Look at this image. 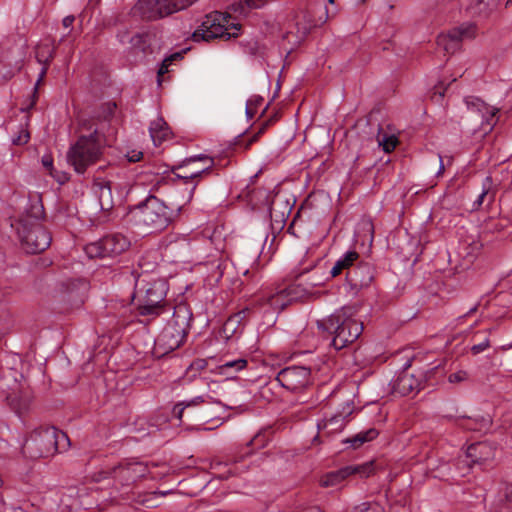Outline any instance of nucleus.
I'll list each match as a JSON object with an SVG mask.
<instances>
[{
    "mask_svg": "<svg viewBox=\"0 0 512 512\" xmlns=\"http://www.w3.org/2000/svg\"><path fill=\"white\" fill-rule=\"evenodd\" d=\"M181 209V206L177 210L171 209L156 196L149 195L144 201L130 208L128 219L146 233H157L172 224Z\"/></svg>",
    "mask_w": 512,
    "mask_h": 512,
    "instance_id": "nucleus-1",
    "label": "nucleus"
},
{
    "mask_svg": "<svg viewBox=\"0 0 512 512\" xmlns=\"http://www.w3.org/2000/svg\"><path fill=\"white\" fill-rule=\"evenodd\" d=\"M317 327L332 335L331 345L341 350L353 344L363 332V323L352 316L350 307H342L333 314L317 320Z\"/></svg>",
    "mask_w": 512,
    "mask_h": 512,
    "instance_id": "nucleus-2",
    "label": "nucleus"
},
{
    "mask_svg": "<svg viewBox=\"0 0 512 512\" xmlns=\"http://www.w3.org/2000/svg\"><path fill=\"white\" fill-rule=\"evenodd\" d=\"M70 445L67 434L51 426L31 432L22 445V453L26 458L35 460L64 452Z\"/></svg>",
    "mask_w": 512,
    "mask_h": 512,
    "instance_id": "nucleus-3",
    "label": "nucleus"
},
{
    "mask_svg": "<svg viewBox=\"0 0 512 512\" xmlns=\"http://www.w3.org/2000/svg\"><path fill=\"white\" fill-rule=\"evenodd\" d=\"M33 215L22 216L12 227H15L21 248L27 254H37L45 251L51 244L50 232L40 223L43 206L32 207Z\"/></svg>",
    "mask_w": 512,
    "mask_h": 512,
    "instance_id": "nucleus-4",
    "label": "nucleus"
},
{
    "mask_svg": "<svg viewBox=\"0 0 512 512\" xmlns=\"http://www.w3.org/2000/svg\"><path fill=\"white\" fill-rule=\"evenodd\" d=\"M191 320L192 313L186 305L180 304L174 308L171 319L155 340L154 353L157 357L169 354L183 344L189 332Z\"/></svg>",
    "mask_w": 512,
    "mask_h": 512,
    "instance_id": "nucleus-5",
    "label": "nucleus"
},
{
    "mask_svg": "<svg viewBox=\"0 0 512 512\" xmlns=\"http://www.w3.org/2000/svg\"><path fill=\"white\" fill-rule=\"evenodd\" d=\"M103 147L99 140V132L94 129L89 135L80 136L67 151V161L78 174L96 164L102 157Z\"/></svg>",
    "mask_w": 512,
    "mask_h": 512,
    "instance_id": "nucleus-6",
    "label": "nucleus"
},
{
    "mask_svg": "<svg viewBox=\"0 0 512 512\" xmlns=\"http://www.w3.org/2000/svg\"><path fill=\"white\" fill-rule=\"evenodd\" d=\"M231 19L232 16L228 13L214 11L207 14L200 27L192 34L193 40L208 42L216 38L229 40L238 37L240 24L232 22Z\"/></svg>",
    "mask_w": 512,
    "mask_h": 512,
    "instance_id": "nucleus-7",
    "label": "nucleus"
},
{
    "mask_svg": "<svg viewBox=\"0 0 512 512\" xmlns=\"http://www.w3.org/2000/svg\"><path fill=\"white\" fill-rule=\"evenodd\" d=\"M134 296L138 299V315L148 317V321L153 320L164 310L165 284L155 281L139 288V283H136Z\"/></svg>",
    "mask_w": 512,
    "mask_h": 512,
    "instance_id": "nucleus-8",
    "label": "nucleus"
},
{
    "mask_svg": "<svg viewBox=\"0 0 512 512\" xmlns=\"http://www.w3.org/2000/svg\"><path fill=\"white\" fill-rule=\"evenodd\" d=\"M213 160L205 155L192 156L184 159L180 164L173 166L171 171L177 179L183 180L188 185V196L186 202L189 203L194 195L198 185V179L203 174L210 171Z\"/></svg>",
    "mask_w": 512,
    "mask_h": 512,
    "instance_id": "nucleus-9",
    "label": "nucleus"
},
{
    "mask_svg": "<svg viewBox=\"0 0 512 512\" xmlns=\"http://www.w3.org/2000/svg\"><path fill=\"white\" fill-rule=\"evenodd\" d=\"M197 0H138L132 8L134 16L156 20L192 5Z\"/></svg>",
    "mask_w": 512,
    "mask_h": 512,
    "instance_id": "nucleus-10",
    "label": "nucleus"
},
{
    "mask_svg": "<svg viewBox=\"0 0 512 512\" xmlns=\"http://www.w3.org/2000/svg\"><path fill=\"white\" fill-rule=\"evenodd\" d=\"M130 245L131 242L126 236L114 233L87 244L84 250L89 258L115 257L125 252Z\"/></svg>",
    "mask_w": 512,
    "mask_h": 512,
    "instance_id": "nucleus-11",
    "label": "nucleus"
},
{
    "mask_svg": "<svg viewBox=\"0 0 512 512\" xmlns=\"http://www.w3.org/2000/svg\"><path fill=\"white\" fill-rule=\"evenodd\" d=\"M477 32L475 23H463L450 29L446 34H440L437 37V44L447 53L453 54L460 49L462 41L474 39Z\"/></svg>",
    "mask_w": 512,
    "mask_h": 512,
    "instance_id": "nucleus-12",
    "label": "nucleus"
},
{
    "mask_svg": "<svg viewBox=\"0 0 512 512\" xmlns=\"http://www.w3.org/2000/svg\"><path fill=\"white\" fill-rule=\"evenodd\" d=\"M276 380L285 389L299 392L311 384V370L305 366H289L278 372Z\"/></svg>",
    "mask_w": 512,
    "mask_h": 512,
    "instance_id": "nucleus-13",
    "label": "nucleus"
},
{
    "mask_svg": "<svg viewBox=\"0 0 512 512\" xmlns=\"http://www.w3.org/2000/svg\"><path fill=\"white\" fill-rule=\"evenodd\" d=\"M289 301L282 290L272 294H263L254 299L250 306L239 311L235 317L240 320L245 319L251 313H255L256 309L264 308V313L273 311H281L289 305Z\"/></svg>",
    "mask_w": 512,
    "mask_h": 512,
    "instance_id": "nucleus-14",
    "label": "nucleus"
},
{
    "mask_svg": "<svg viewBox=\"0 0 512 512\" xmlns=\"http://www.w3.org/2000/svg\"><path fill=\"white\" fill-rule=\"evenodd\" d=\"M372 471L373 468L371 463H365L362 465H348L336 471H331L325 474L321 478L320 484L323 487H334L352 475H359L361 478L369 477Z\"/></svg>",
    "mask_w": 512,
    "mask_h": 512,
    "instance_id": "nucleus-15",
    "label": "nucleus"
},
{
    "mask_svg": "<svg viewBox=\"0 0 512 512\" xmlns=\"http://www.w3.org/2000/svg\"><path fill=\"white\" fill-rule=\"evenodd\" d=\"M375 269L368 262H360L348 269L346 272V281L350 289L355 293L361 289L370 286L374 280Z\"/></svg>",
    "mask_w": 512,
    "mask_h": 512,
    "instance_id": "nucleus-16",
    "label": "nucleus"
},
{
    "mask_svg": "<svg viewBox=\"0 0 512 512\" xmlns=\"http://www.w3.org/2000/svg\"><path fill=\"white\" fill-rule=\"evenodd\" d=\"M466 104L469 114L468 117H471L473 114H479L481 116V133L485 135L490 132L497 122L496 114L498 109L488 107L483 101L477 98L472 101L466 99Z\"/></svg>",
    "mask_w": 512,
    "mask_h": 512,
    "instance_id": "nucleus-17",
    "label": "nucleus"
},
{
    "mask_svg": "<svg viewBox=\"0 0 512 512\" xmlns=\"http://www.w3.org/2000/svg\"><path fill=\"white\" fill-rule=\"evenodd\" d=\"M113 479L119 481L122 485H129L137 479L145 476L146 467L139 462L126 463L113 466L112 470Z\"/></svg>",
    "mask_w": 512,
    "mask_h": 512,
    "instance_id": "nucleus-18",
    "label": "nucleus"
},
{
    "mask_svg": "<svg viewBox=\"0 0 512 512\" xmlns=\"http://www.w3.org/2000/svg\"><path fill=\"white\" fill-rule=\"evenodd\" d=\"M353 406L351 403H346L342 411L330 416L329 418H325L321 420L317 427L320 431H323L327 435H332L338 432H341L347 422V418L352 414Z\"/></svg>",
    "mask_w": 512,
    "mask_h": 512,
    "instance_id": "nucleus-19",
    "label": "nucleus"
},
{
    "mask_svg": "<svg viewBox=\"0 0 512 512\" xmlns=\"http://www.w3.org/2000/svg\"><path fill=\"white\" fill-rule=\"evenodd\" d=\"M59 289L64 296H67L69 301L81 304L83 303L81 296L87 289V282L82 279H68L59 284Z\"/></svg>",
    "mask_w": 512,
    "mask_h": 512,
    "instance_id": "nucleus-20",
    "label": "nucleus"
},
{
    "mask_svg": "<svg viewBox=\"0 0 512 512\" xmlns=\"http://www.w3.org/2000/svg\"><path fill=\"white\" fill-rule=\"evenodd\" d=\"M327 2L334 3L333 0H312L308 7L309 29L321 26L328 19Z\"/></svg>",
    "mask_w": 512,
    "mask_h": 512,
    "instance_id": "nucleus-21",
    "label": "nucleus"
},
{
    "mask_svg": "<svg viewBox=\"0 0 512 512\" xmlns=\"http://www.w3.org/2000/svg\"><path fill=\"white\" fill-rule=\"evenodd\" d=\"M471 464H482L494 457V449L487 442L473 443L466 451Z\"/></svg>",
    "mask_w": 512,
    "mask_h": 512,
    "instance_id": "nucleus-22",
    "label": "nucleus"
},
{
    "mask_svg": "<svg viewBox=\"0 0 512 512\" xmlns=\"http://www.w3.org/2000/svg\"><path fill=\"white\" fill-rule=\"evenodd\" d=\"M297 278L301 280L312 294L315 287L322 286L328 279L324 272L321 271L320 267L313 266L304 268L298 275Z\"/></svg>",
    "mask_w": 512,
    "mask_h": 512,
    "instance_id": "nucleus-23",
    "label": "nucleus"
},
{
    "mask_svg": "<svg viewBox=\"0 0 512 512\" xmlns=\"http://www.w3.org/2000/svg\"><path fill=\"white\" fill-rule=\"evenodd\" d=\"M466 11L472 17L486 18L497 6L494 0H465Z\"/></svg>",
    "mask_w": 512,
    "mask_h": 512,
    "instance_id": "nucleus-24",
    "label": "nucleus"
},
{
    "mask_svg": "<svg viewBox=\"0 0 512 512\" xmlns=\"http://www.w3.org/2000/svg\"><path fill=\"white\" fill-rule=\"evenodd\" d=\"M420 382L415 376L408 371H403L396 378L393 384V389L405 396L414 390H419Z\"/></svg>",
    "mask_w": 512,
    "mask_h": 512,
    "instance_id": "nucleus-25",
    "label": "nucleus"
},
{
    "mask_svg": "<svg viewBox=\"0 0 512 512\" xmlns=\"http://www.w3.org/2000/svg\"><path fill=\"white\" fill-rule=\"evenodd\" d=\"M149 132L155 146L161 145L171 134L170 128L162 117L151 122Z\"/></svg>",
    "mask_w": 512,
    "mask_h": 512,
    "instance_id": "nucleus-26",
    "label": "nucleus"
},
{
    "mask_svg": "<svg viewBox=\"0 0 512 512\" xmlns=\"http://www.w3.org/2000/svg\"><path fill=\"white\" fill-rule=\"evenodd\" d=\"M379 435V431L375 428H370L342 440L343 444H349L353 449L360 448L363 444L374 440Z\"/></svg>",
    "mask_w": 512,
    "mask_h": 512,
    "instance_id": "nucleus-27",
    "label": "nucleus"
},
{
    "mask_svg": "<svg viewBox=\"0 0 512 512\" xmlns=\"http://www.w3.org/2000/svg\"><path fill=\"white\" fill-rule=\"evenodd\" d=\"M95 193L98 195V201L101 210L109 211L113 208V197L110 182L96 184Z\"/></svg>",
    "mask_w": 512,
    "mask_h": 512,
    "instance_id": "nucleus-28",
    "label": "nucleus"
},
{
    "mask_svg": "<svg viewBox=\"0 0 512 512\" xmlns=\"http://www.w3.org/2000/svg\"><path fill=\"white\" fill-rule=\"evenodd\" d=\"M283 291L290 304L292 302L302 301L312 295L301 280H299L298 283L291 284L284 288Z\"/></svg>",
    "mask_w": 512,
    "mask_h": 512,
    "instance_id": "nucleus-29",
    "label": "nucleus"
},
{
    "mask_svg": "<svg viewBox=\"0 0 512 512\" xmlns=\"http://www.w3.org/2000/svg\"><path fill=\"white\" fill-rule=\"evenodd\" d=\"M247 363V360L244 358L226 361L217 367V371L218 374L230 379L233 378L237 372L243 370L247 366Z\"/></svg>",
    "mask_w": 512,
    "mask_h": 512,
    "instance_id": "nucleus-30",
    "label": "nucleus"
},
{
    "mask_svg": "<svg viewBox=\"0 0 512 512\" xmlns=\"http://www.w3.org/2000/svg\"><path fill=\"white\" fill-rule=\"evenodd\" d=\"M460 425L467 430L481 432L490 427L491 419L489 416L468 417L463 418Z\"/></svg>",
    "mask_w": 512,
    "mask_h": 512,
    "instance_id": "nucleus-31",
    "label": "nucleus"
},
{
    "mask_svg": "<svg viewBox=\"0 0 512 512\" xmlns=\"http://www.w3.org/2000/svg\"><path fill=\"white\" fill-rule=\"evenodd\" d=\"M55 47L48 44H39L36 47L35 55L36 59L40 64L49 65L51 60L54 58Z\"/></svg>",
    "mask_w": 512,
    "mask_h": 512,
    "instance_id": "nucleus-32",
    "label": "nucleus"
},
{
    "mask_svg": "<svg viewBox=\"0 0 512 512\" xmlns=\"http://www.w3.org/2000/svg\"><path fill=\"white\" fill-rule=\"evenodd\" d=\"M289 214V210H287V205L283 203L273 202L270 207V217L272 220L279 224H283L286 220V217Z\"/></svg>",
    "mask_w": 512,
    "mask_h": 512,
    "instance_id": "nucleus-33",
    "label": "nucleus"
},
{
    "mask_svg": "<svg viewBox=\"0 0 512 512\" xmlns=\"http://www.w3.org/2000/svg\"><path fill=\"white\" fill-rule=\"evenodd\" d=\"M271 440V432L269 429L259 431L248 443V446H252L254 449H261Z\"/></svg>",
    "mask_w": 512,
    "mask_h": 512,
    "instance_id": "nucleus-34",
    "label": "nucleus"
},
{
    "mask_svg": "<svg viewBox=\"0 0 512 512\" xmlns=\"http://www.w3.org/2000/svg\"><path fill=\"white\" fill-rule=\"evenodd\" d=\"M359 258V254L356 251H348L346 252L340 259H338L334 265L338 266V268L343 271L352 268L354 266V262Z\"/></svg>",
    "mask_w": 512,
    "mask_h": 512,
    "instance_id": "nucleus-35",
    "label": "nucleus"
},
{
    "mask_svg": "<svg viewBox=\"0 0 512 512\" xmlns=\"http://www.w3.org/2000/svg\"><path fill=\"white\" fill-rule=\"evenodd\" d=\"M377 140L379 146H381L386 153L392 152L398 144V139L395 135L378 134Z\"/></svg>",
    "mask_w": 512,
    "mask_h": 512,
    "instance_id": "nucleus-36",
    "label": "nucleus"
},
{
    "mask_svg": "<svg viewBox=\"0 0 512 512\" xmlns=\"http://www.w3.org/2000/svg\"><path fill=\"white\" fill-rule=\"evenodd\" d=\"M269 0H241L237 5H233L234 12H238L240 14H245V8L243 4L247 7V9H258L265 5Z\"/></svg>",
    "mask_w": 512,
    "mask_h": 512,
    "instance_id": "nucleus-37",
    "label": "nucleus"
},
{
    "mask_svg": "<svg viewBox=\"0 0 512 512\" xmlns=\"http://www.w3.org/2000/svg\"><path fill=\"white\" fill-rule=\"evenodd\" d=\"M492 185L491 177H486L483 182V190L478 198L473 203V208L478 209L483 204L484 199L489 195L490 187Z\"/></svg>",
    "mask_w": 512,
    "mask_h": 512,
    "instance_id": "nucleus-38",
    "label": "nucleus"
},
{
    "mask_svg": "<svg viewBox=\"0 0 512 512\" xmlns=\"http://www.w3.org/2000/svg\"><path fill=\"white\" fill-rule=\"evenodd\" d=\"M128 43L135 49L145 51L147 46L146 35L136 33L135 35L129 38Z\"/></svg>",
    "mask_w": 512,
    "mask_h": 512,
    "instance_id": "nucleus-39",
    "label": "nucleus"
},
{
    "mask_svg": "<svg viewBox=\"0 0 512 512\" xmlns=\"http://www.w3.org/2000/svg\"><path fill=\"white\" fill-rule=\"evenodd\" d=\"M7 400L9 401V404L12 407V409L15 410V412L19 415L28 409L29 403L27 400L18 401L16 400V397L12 395H8Z\"/></svg>",
    "mask_w": 512,
    "mask_h": 512,
    "instance_id": "nucleus-40",
    "label": "nucleus"
},
{
    "mask_svg": "<svg viewBox=\"0 0 512 512\" xmlns=\"http://www.w3.org/2000/svg\"><path fill=\"white\" fill-rule=\"evenodd\" d=\"M48 67H49V65L43 64V67H42V69H41V71L39 73V77H38V79H37V81L35 83V86H34V91H33V96H32L33 99H32V102H31V104L29 106V109L32 108L35 105V103H36V99L38 97V87H39L40 83L43 81V79H44V77H45V75H46V73L48 71Z\"/></svg>",
    "mask_w": 512,
    "mask_h": 512,
    "instance_id": "nucleus-41",
    "label": "nucleus"
},
{
    "mask_svg": "<svg viewBox=\"0 0 512 512\" xmlns=\"http://www.w3.org/2000/svg\"><path fill=\"white\" fill-rule=\"evenodd\" d=\"M30 139V134L28 130L24 127H20L17 136L12 138V143L14 145H24Z\"/></svg>",
    "mask_w": 512,
    "mask_h": 512,
    "instance_id": "nucleus-42",
    "label": "nucleus"
},
{
    "mask_svg": "<svg viewBox=\"0 0 512 512\" xmlns=\"http://www.w3.org/2000/svg\"><path fill=\"white\" fill-rule=\"evenodd\" d=\"M270 121H266L262 124L261 128L256 134L250 137L247 141L245 139L239 142V145H243L245 149H248L255 141L258 140L259 136L265 131Z\"/></svg>",
    "mask_w": 512,
    "mask_h": 512,
    "instance_id": "nucleus-43",
    "label": "nucleus"
},
{
    "mask_svg": "<svg viewBox=\"0 0 512 512\" xmlns=\"http://www.w3.org/2000/svg\"><path fill=\"white\" fill-rule=\"evenodd\" d=\"M206 366H207V361L205 359H196L195 361H193L190 364L188 371L189 372L202 371L206 368Z\"/></svg>",
    "mask_w": 512,
    "mask_h": 512,
    "instance_id": "nucleus-44",
    "label": "nucleus"
},
{
    "mask_svg": "<svg viewBox=\"0 0 512 512\" xmlns=\"http://www.w3.org/2000/svg\"><path fill=\"white\" fill-rule=\"evenodd\" d=\"M468 377L467 372L465 371H457L449 375L448 380L450 383H460L466 380Z\"/></svg>",
    "mask_w": 512,
    "mask_h": 512,
    "instance_id": "nucleus-45",
    "label": "nucleus"
},
{
    "mask_svg": "<svg viewBox=\"0 0 512 512\" xmlns=\"http://www.w3.org/2000/svg\"><path fill=\"white\" fill-rule=\"evenodd\" d=\"M111 470H112V467H107V468L95 473L93 476L94 481L99 482L104 479L113 478L112 473H110Z\"/></svg>",
    "mask_w": 512,
    "mask_h": 512,
    "instance_id": "nucleus-46",
    "label": "nucleus"
},
{
    "mask_svg": "<svg viewBox=\"0 0 512 512\" xmlns=\"http://www.w3.org/2000/svg\"><path fill=\"white\" fill-rule=\"evenodd\" d=\"M187 408L186 404L184 402L177 403L172 410L173 416L178 419L179 421H182L183 413L185 409Z\"/></svg>",
    "mask_w": 512,
    "mask_h": 512,
    "instance_id": "nucleus-47",
    "label": "nucleus"
},
{
    "mask_svg": "<svg viewBox=\"0 0 512 512\" xmlns=\"http://www.w3.org/2000/svg\"><path fill=\"white\" fill-rule=\"evenodd\" d=\"M490 346V342L488 338H485L482 342L478 344H474L471 348V351L474 354H479L483 351H485Z\"/></svg>",
    "mask_w": 512,
    "mask_h": 512,
    "instance_id": "nucleus-48",
    "label": "nucleus"
},
{
    "mask_svg": "<svg viewBox=\"0 0 512 512\" xmlns=\"http://www.w3.org/2000/svg\"><path fill=\"white\" fill-rule=\"evenodd\" d=\"M446 87L444 86V83L440 81L437 85L434 86V92L432 98L435 99L438 98L437 101L441 100L444 96Z\"/></svg>",
    "mask_w": 512,
    "mask_h": 512,
    "instance_id": "nucleus-49",
    "label": "nucleus"
},
{
    "mask_svg": "<svg viewBox=\"0 0 512 512\" xmlns=\"http://www.w3.org/2000/svg\"><path fill=\"white\" fill-rule=\"evenodd\" d=\"M263 102V98L261 96H252L248 101V106L253 107V109L257 110L258 106Z\"/></svg>",
    "mask_w": 512,
    "mask_h": 512,
    "instance_id": "nucleus-50",
    "label": "nucleus"
},
{
    "mask_svg": "<svg viewBox=\"0 0 512 512\" xmlns=\"http://www.w3.org/2000/svg\"><path fill=\"white\" fill-rule=\"evenodd\" d=\"M129 162H138L142 157L143 153L141 151H132L127 154Z\"/></svg>",
    "mask_w": 512,
    "mask_h": 512,
    "instance_id": "nucleus-51",
    "label": "nucleus"
},
{
    "mask_svg": "<svg viewBox=\"0 0 512 512\" xmlns=\"http://www.w3.org/2000/svg\"><path fill=\"white\" fill-rule=\"evenodd\" d=\"M203 402H204V398L202 396H197V397L193 398L192 400H190L188 402H184V403L186 404V406L188 408L191 406H197Z\"/></svg>",
    "mask_w": 512,
    "mask_h": 512,
    "instance_id": "nucleus-52",
    "label": "nucleus"
},
{
    "mask_svg": "<svg viewBox=\"0 0 512 512\" xmlns=\"http://www.w3.org/2000/svg\"><path fill=\"white\" fill-rule=\"evenodd\" d=\"M169 65L170 64L168 62H165V59L162 61L161 66L158 70V78H160L162 75L168 72ZM158 81L160 82V79H158Z\"/></svg>",
    "mask_w": 512,
    "mask_h": 512,
    "instance_id": "nucleus-53",
    "label": "nucleus"
},
{
    "mask_svg": "<svg viewBox=\"0 0 512 512\" xmlns=\"http://www.w3.org/2000/svg\"><path fill=\"white\" fill-rule=\"evenodd\" d=\"M74 21L75 17L73 15H68L63 19L62 24L65 28H69L72 26Z\"/></svg>",
    "mask_w": 512,
    "mask_h": 512,
    "instance_id": "nucleus-54",
    "label": "nucleus"
},
{
    "mask_svg": "<svg viewBox=\"0 0 512 512\" xmlns=\"http://www.w3.org/2000/svg\"><path fill=\"white\" fill-rule=\"evenodd\" d=\"M42 164L45 168L51 169L53 167V160H52L51 156H43Z\"/></svg>",
    "mask_w": 512,
    "mask_h": 512,
    "instance_id": "nucleus-55",
    "label": "nucleus"
},
{
    "mask_svg": "<svg viewBox=\"0 0 512 512\" xmlns=\"http://www.w3.org/2000/svg\"><path fill=\"white\" fill-rule=\"evenodd\" d=\"M119 41L122 44L128 43L129 38L131 37L127 31L121 32L117 35Z\"/></svg>",
    "mask_w": 512,
    "mask_h": 512,
    "instance_id": "nucleus-56",
    "label": "nucleus"
},
{
    "mask_svg": "<svg viewBox=\"0 0 512 512\" xmlns=\"http://www.w3.org/2000/svg\"><path fill=\"white\" fill-rule=\"evenodd\" d=\"M245 113H246L247 118L252 119L256 113V110L253 109V107L248 106V104H247Z\"/></svg>",
    "mask_w": 512,
    "mask_h": 512,
    "instance_id": "nucleus-57",
    "label": "nucleus"
},
{
    "mask_svg": "<svg viewBox=\"0 0 512 512\" xmlns=\"http://www.w3.org/2000/svg\"><path fill=\"white\" fill-rule=\"evenodd\" d=\"M180 57H181V53L176 52V53L170 55L169 57L165 58V62H168L169 64H171L174 60H177Z\"/></svg>",
    "mask_w": 512,
    "mask_h": 512,
    "instance_id": "nucleus-58",
    "label": "nucleus"
},
{
    "mask_svg": "<svg viewBox=\"0 0 512 512\" xmlns=\"http://www.w3.org/2000/svg\"><path fill=\"white\" fill-rule=\"evenodd\" d=\"M0 378L4 381V383L0 386V389H2V390L13 389V387L9 384V382L6 381V376H4V377L0 376Z\"/></svg>",
    "mask_w": 512,
    "mask_h": 512,
    "instance_id": "nucleus-59",
    "label": "nucleus"
},
{
    "mask_svg": "<svg viewBox=\"0 0 512 512\" xmlns=\"http://www.w3.org/2000/svg\"><path fill=\"white\" fill-rule=\"evenodd\" d=\"M79 124H80L81 128L86 129V130H90L92 128V126L89 124V121L86 119H80Z\"/></svg>",
    "mask_w": 512,
    "mask_h": 512,
    "instance_id": "nucleus-60",
    "label": "nucleus"
},
{
    "mask_svg": "<svg viewBox=\"0 0 512 512\" xmlns=\"http://www.w3.org/2000/svg\"><path fill=\"white\" fill-rule=\"evenodd\" d=\"M341 272H342V271L338 268V266L334 265V266L331 268V270H330L329 274H330V276H331V277H336V276H338Z\"/></svg>",
    "mask_w": 512,
    "mask_h": 512,
    "instance_id": "nucleus-61",
    "label": "nucleus"
},
{
    "mask_svg": "<svg viewBox=\"0 0 512 512\" xmlns=\"http://www.w3.org/2000/svg\"><path fill=\"white\" fill-rule=\"evenodd\" d=\"M301 512H323V511L317 506H312V507L303 509Z\"/></svg>",
    "mask_w": 512,
    "mask_h": 512,
    "instance_id": "nucleus-62",
    "label": "nucleus"
},
{
    "mask_svg": "<svg viewBox=\"0 0 512 512\" xmlns=\"http://www.w3.org/2000/svg\"><path fill=\"white\" fill-rule=\"evenodd\" d=\"M505 498L508 502L512 503V488H507Z\"/></svg>",
    "mask_w": 512,
    "mask_h": 512,
    "instance_id": "nucleus-63",
    "label": "nucleus"
},
{
    "mask_svg": "<svg viewBox=\"0 0 512 512\" xmlns=\"http://www.w3.org/2000/svg\"><path fill=\"white\" fill-rule=\"evenodd\" d=\"M477 309H478V305H475L474 307H472V308H471V309H470V310H469L465 315H463L462 317L464 318V317H466V316H469V315H471V314L475 313V312L477 311Z\"/></svg>",
    "mask_w": 512,
    "mask_h": 512,
    "instance_id": "nucleus-64",
    "label": "nucleus"
}]
</instances>
